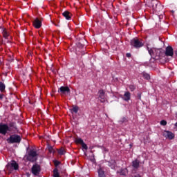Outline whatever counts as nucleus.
Masks as SVG:
<instances>
[{
    "instance_id": "f257e3e1",
    "label": "nucleus",
    "mask_w": 177,
    "mask_h": 177,
    "mask_svg": "<svg viewBox=\"0 0 177 177\" xmlns=\"http://www.w3.org/2000/svg\"><path fill=\"white\" fill-rule=\"evenodd\" d=\"M148 52L155 60H160V59H162V56H164V51L161 49L148 48Z\"/></svg>"
},
{
    "instance_id": "f03ea898",
    "label": "nucleus",
    "mask_w": 177,
    "mask_h": 177,
    "mask_svg": "<svg viewBox=\"0 0 177 177\" xmlns=\"http://www.w3.org/2000/svg\"><path fill=\"white\" fill-rule=\"evenodd\" d=\"M149 8L153 10V12H161L164 7L161 5V3L157 0H151L148 3Z\"/></svg>"
},
{
    "instance_id": "7ed1b4c3",
    "label": "nucleus",
    "mask_w": 177,
    "mask_h": 177,
    "mask_svg": "<svg viewBox=\"0 0 177 177\" xmlns=\"http://www.w3.org/2000/svg\"><path fill=\"white\" fill-rule=\"evenodd\" d=\"M37 156L38 154L37 153V151L32 150L28 153V155L27 156V160L28 161H31L32 162H34V161H37Z\"/></svg>"
},
{
    "instance_id": "20e7f679",
    "label": "nucleus",
    "mask_w": 177,
    "mask_h": 177,
    "mask_svg": "<svg viewBox=\"0 0 177 177\" xmlns=\"http://www.w3.org/2000/svg\"><path fill=\"white\" fill-rule=\"evenodd\" d=\"M131 45L134 46V48H142L144 44L142 41L139 40V39L134 38L131 41Z\"/></svg>"
},
{
    "instance_id": "39448f33",
    "label": "nucleus",
    "mask_w": 177,
    "mask_h": 177,
    "mask_svg": "<svg viewBox=\"0 0 177 177\" xmlns=\"http://www.w3.org/2000/svg\"><path fill=\"white\" fill-rule=\"evenodd\" d=\"M12 131L10 127L7 126V124H0V133L2 135H6L8 132Z\"/></svg>"
},
{
    "instance_id": "423d86ee",
    "label": "nucleus",
    "mask_w": 177,
    "mask_h": 177,
    "mask_svg": "<svg viewBox=\"0 0 177 177\" xmlns=\"http://www.w3.org/2000/svg\"><path fill=\"white\" fill-rule=\"evenodd\" d=\"M21 140V138H20V136L18 135H13L10 137V138L8 140L9 143H20Z\"/></svg>"
},
{
    "instance_id": "0eeeda50",
    "label": "nucleus",
    "mask_w": 177,
    "mask_h": 177,
    "mask_svg": "<svg viewBox=\"0 0 177 177\" xmlns=\"http://www.w3.org/2000/svg\"><path fill=\"white\" fill-rule=\"evenodd\" d=\"M98 100L101 102V103H104V102L107 100L104 91L100 90L98 91Z\"/></svg>"
},
{
    "instance_id": "6e6552de",
    "label": "nucleus",
    "mask_w": 177,
    "mask_h": 177,
    "mask_svg": "<svg viewBox=\"0 0 177 177\" xmlns=\"http://www.w3.org/2000/svg\"><path fill=\"white\" fill-rule=\"evenodd\" d=\"M163 136L166 138V139H169V140L175 139V134L169 131H165L163 132Z\"/></svg>"
},
{
    "instance_id": "1a4fd4ad",
    "label": "nucleus",
    "mask_w": 177,
    "mask_h": 177,
    "mask_svg": "<svg viewBox=\"0 0 177 177\" xmlns=\"http://www.w3.org/2000/svg\"><path fill=\"white\" fill-rule=\"evenodd\" d=\"M165 56H170L172 57L174 56V48L169 46L166 48L165 52Z\"/></svg>"
},
{
    "instance_id": "9d476101",
    "label": "nucleus",
    "mask_w": 177,
    "mask_h": 177,
    "mask_svg": "<svg viewBox=\"0 0 177 177\" xmlns=\"http://www.w3.org/2000/svg\"><path fill=\"white\" fill-rule=\"evenodd\" d=\"M32 172L35 175H39V172H41V167L38 165H35L32 167Z\"/></svg>"
},
{
    "instance_id": "9b49d317",
    "label": "nucleus",
    "mask_w": 177,
    "mask_h": 177,
    "mask_svg": "<svg viewBox=\"0 0 177 177\" xmlns=\"http://www.w3.org/2000/svg\"><path fill=\"white\" fill-rule=\"evenodd\" d=\"M62 16H64V17L66 20H71V17L73 16V15L71 14V12L66 10L64 12H62Z\"/></svg>"
},
{
    "instance_id": "f8f14e48",
    "label": "nucleus",
    "mask_w": 177,
    "mask_h": 177,
    "mask_svg": "<svg viewBox=\"0 0 177 177\" xmlns=\"http://www.w3.org/2000/svg\"><path fill=\"white\" fill-rule=\"evenodd\" d=\"M59 90L62 95H64V93H70V88L67 86H61Z\"/></svg>"
},
{
    "instance_id": "ddd939ff",
    "label": "nucleus",
    "mask_w": 177,
    "mask_h": 177,
    "mask_svg": "<svg viewBox=\"0 0 177 177\" xmlns=\"http://www.w3.org/2000/svg\"><path fill=\"white\" fill-rule=\"evenodd\" d=\"M9 167H12L14 169H19V165L16 162V161H12L8 166L7 168L9 169Z\"/></svg>"
},
{
    "instance_id": "4468645a",
    "label": "nucleus",
    "mask_w": 177,
    "mask_h": 177,
    "mask_svg": "<svg viewBox=\"0 0 177 177\" xmlns=\"http://www.w3.org/2000/svg\"><path fill=\"white\" fill-rule=\"evenodd\" d=\"M122 99L123 100H125V102L131 100V93H129V91L125 92L122 97Z\"/></svg>"
},
{
    "instance_id": "2eb2a0df",
    "label": "nucleus",
    "mask_w": 177,
    "mask_h": 177,
    "mask_svg": "<svg viewBox=\"0 0 177 177\" xmlns=\"http://www.w3.org/2000/svg\"><path fill=\"white\" fill-rule=\"evenodd\" d=\"M0 31H1V32H3V35L4 38H8V37H9V34L6 31V28H0Z\"/></svg>"
},
{
    "instance_id": "dca6fc26",
    "label": "nucleus",
    "mask_w": 177,
    "mask_h": 177,
    "mask_svg": "<svg viewBox=\"0 0 177 177\" xmlns=\"http://www.w3.org/2000/svg\"><path fill=\"white\" fill-rule=\"evenodd\" d=\"M140 163V162H139V160H135L134 161L132 162V165L133 167V168H139V164Z\"/></svg>"
},
{
    "instance_id": "f3484780",
    "label": "nucleus",
    "mask_w": 177,
    "mask_h": 177,
    "mask_svg": "<svg viewBox=\"0 0 177 177\" xmlns=\"http://www.w3.org/2000/svg\"><path fill=\"white\" fill-rule=\"evenodd\" d=\"M158 17L159 19L160 23H168V21L165 20V17H164V15H160Z\"/></svg>"
},
{
    "instance_id": "a211bd4d",
    "label": "nucleus",
    "mask_w": 177,
    "mask_h": 177,
    "mask_svg": "<svg viewBox=\"0 0 177 177\" xmlns=\"http://www.w3.org/2000/svg\"><path fill=\"white\" fill-rule=\"evenodd\" d=\"M42 21H44V18H42V17H36L33 23H42Z\"/></svg>"
},
{
    "instance_id": "6ab92c4d",
    "label": "nucleus",
    "mask_w": 177,
    "mask_h": 177,
    "mask_svg": "<svg viewBox=\"0 0 177 177\" xmlns=\"http://www.w3.org/2000/svg\"><path fill=\"white\" fill-rule=\"evenodd\" d=\"M98 175L100 177H105L106 175L104 174V171H103L102 169H98Z\"/></svg>"
},
{
    "instance_id": "aec40b11",
    "label": "nucleus",
    "mask_w": 177,
    "mask_h": 177,
    "mask_svg": "<svg viewBox=\"0 0 177 177\" xmlns=\"http://www.w3.org/2000/svg\"><path fill=\"white\" fill-rule=\"evenodd\" d=\"M32 26L35 27V28H41L42 24H41V23H33Z\"/></svg>"
},
{
    "instance_id": "412c9836",
    "label": "nucleus",
    "mask_w": 177,
    "mask_h": 177,
    "mask_svg": "<svg viewBox=\"0 0 177 177\" xmlns=\"http://www.w3.org/2000/svg\"><path fill=\"white\" fill-rule=\"evenodd\" d=\"M127 174H128V169H123L120 171V175H123L124 176H126Z\"/></svg>"
},
{
    "instance_id": "4be33fe9",
    "label": "nucleus",
    "mask_w": 177,
    "mask_h": 177,
    "mask_svg": "<svg viewBox=\"0 0 177 177\" xmlns=\"http://www.w3.org/2000/svg\"><path fill=\"white\" fill-rule=\"evenodd\" d=\"M5 88H6L5 84H3L2 82H0V91H1V92H5Z\"/></svg>"
},
{
    "instance_id": "5701e85b",
    "label": "nucleus",
    "mask_w": 177,
    "mask_h": 177,
    "mask_svg": "<svg viewBox=\"0 0 177 177\" xmlns=\"http://www.w3.org/2000/svg\"><path fill=\"white\" fill-rule=\"evenodd\" d=\"M66 153V151L64 150V148L62 147L60 149L58 150V153L60 154V156H63Z\"/></svg>"
},
{
    "instance_id": "b1692460",
    "label": "nucleus",
    "mask_w": 177,
    "mask_h": 177,
    "mask_svg": "<svg viewBox=\"0 0 177 177\" xmlns=\"http://www.w3.org/2000/svg\"><path fill=\"white\" fill-rule=\"evenodd\" d=\"M47 149L49 153H55V149H53V147H52V146L48 145Z\"/></svg>"
},
{
    "instance_id": "393cba45",
    "label": "nucleus",
    "mask_w": 177,
    "mask_h": 177,
    "mask_svg": "<svg viewBox=\"0 0 177 177\" xmlns=\"http://www.w3.org/2000/svg\"><path fill=\"white\" fill-rule=\"evenodd\" d=\"M142 75L145 80H150V75L143 73Z\"/></svg>"
},
{
    "instance_id": "a878e982",
    "label": "nucleus",
    "mask_w": 177,
    "mask_h": 177,
    "mask_svg": "<svg viewBox=\"0 0 177 177\" xmlns=\"http://www.w3.org/2000/svg\"><path fill=\"white\" fill-rule=\"evenodd\" d=\"M78 110H79V108L78 106H73V109H72V111H73V113H78Z\"/></svg>"
},
{
    "instance_id": "bb28decb",
    "label": "nucleus",
    "mask_w": 177,
    "mask_h": 177,
    "mask_svg": "<svg viewBox=\"0 0 177 177\" xmlns=\"http://www.w3.org/2000/svg\"><path fill=\"white\" fill-rule=\"evenodd\" d=\"M75 142L77 143H79L80 145H82L84 142V140H82V139L81 138H77L75 140Z\"/></svg>"
},
{
    "instance_id": "cd10ccee",
    "label": "nucleus",
    "mask_w": 177,
    "mask_h": 177,
    "mask_svg": "<svg viewBox=\"0 0 177 177\" xmlns=\"http://www.w3.org/2000/svg\"><path fill=\"white\" fill-rule=\"evenodd\" d=\"M109 164H113V165H109L110 167H111V168H114V165H115V161L114 160H111Z\"/></svg>"
},
{
    "instance_id": "c85d7f7f",
    "label": "nucleus",
    "mask_w": 177,
    "mask_h": 177,
    "mask_svg": "<svg viewBox=\"0 0 177 177\" xmlns=\"http://www.w3.org/2000/svg\"><path fill=\"white\" fill-rule=\"evenodd\" d=\"M82 147H83V149H85V150H88V146L84 142L82 144Z\"/></svg>"
},
{
    "instance_id": "c756f323",
    "label": "nucleus",
    "mask_w": 177,
    "mask_h": 177,
    "mask_svg": "<svg viewBox=\"0 0 177 177\" xmlns=\"http://www.w3.org/2000/svg\"><path fill=\"white\" fill-rule=\"evenodd\" d=\"M160 125H163L164 127H165V125H167V121L161 120L160 121Z\"/></svg>"
},
{
    "instance_id": "7c9ffc66",
    "label": "nucleus",
    "mask_w": 177,
    "mask_h": 177,
    "mask_svg": "<svg viewBox=\"0 0 177 177\" xmlns=\"http://www.w3.org/2000/svg\"><path fill=\"white\" fill-rule=\"evenodd\" d=\"M129 89H130L131 91H135V86H133V85H130V86H129Z\"/></svg>"
},
{
    "instance_id": "2f4dec72",
    "label": "nucleus",
    "mask_w": 177,
    "mask_h": 177,
    "mask_svg": "<svg viewBox=\"0 0 177 177\" xmlns=\"http://www.w3.org/2000/svg\"><path fill=\"white\" fill-rule=\"evenodd\" d=\"M54 177H59V173L56 170H54Z\"/></svg>"
},
{
    "instance_id": "473e14b6",
    "label": "nucleus",
    "mask_w": 177,
    "mask_h": 177,
    "mask_svg": "<svg viewBox=\"0 0 177 177\" xmlns=\"http://www.w3.org/2000/svg\"><path fill=\"white\" fill-rule=\"evenodd\" d=\"M126 56L127 57H131V53H127Z\"/></svg>"
},
{
    "instance_id": "72a5a7b5",
    "label": "nucleus",
    "mask_w": 177,
    "mask_h": 177,
    "mask_svg": "<svg viewBox=\"0 0 177 177\" xmlns=\"http://www.w3.org/2000/svg\"><path fill=\"white\" fill-rule=\"evenodd\" d=\"M0 99L3 100V94L0 95Z\"/></svg>"
},
{
    "instance_id": "f704fd0d",
    "label": "nucleus",
    "mask_w": 177,
    "mask_h": 177,
    "mask_svg": "<svg viewBox=\"0 0 177 177\" xmlns=\"http://www.w3.org/2000/svg\"><path fill=\"white\" fill-rule=\"evenodd\" d=\"M142 95L140 94H138V99H141Z\"/></svg>"
},
{
    "instance_id": "c9c22d12",
    "label": "nucleus",
    "mask_w": 177,
    "mask_h": 177,
    "mask_svg": "<svg viewBox=\"0 0 177 177\" xmlns=\"http://www.w3.org/2000/svg\"><path fill=\"white\" fill-rule=\"evenodd\" d=\"M174 54L176 55V57H177V50L174 51Z\"/></svg>"
},
{
    "instance_id": "e433bc0d",
    "label": "nucleus",
    "mask_w": 177,
    "mask_h": 177,
    "mask_svg": "<svg viewBox=\"0 0 177 177\" xmlns=\"http://www.w3.org/2000/svg\"><path fill=\"white\" fill-rule=\"evenodd\" d=\"M134 177H141L140 175H136Z\"/></svg>"
},
{
    "instance_id": "4c0bfd02",
    "label": "nucleus",
    "mask_w": 177,
    "mask_h": 177,
    "mask_svg": "<svg viewBox=\"0 0 177 177\" xmlns=\"http://www.w3.org/2000/svg\"><path fill=\"white\" fill-rule=\"evenodd\" d=\"M78 46H83L81 45V44L79 43Z\"/></svg>"
},
{
    "instance_id": "58836bf2",
    "label": "nucleus",
    "mask_w": 177,
    "mask_h": 177,
    "mask_svg": "<svg viewBox=\"0 0 177 177\" xmlns=\"http://www.w3.org/2000/svg\"><path fill=\"white\" fill-rule=\"evenodd\" d=\"M126 26H128V24H127Z\"/></svg>"
},
{
    "instance_id": "ea45409f",
    "label": "nucleus",
    "mask_w": 177,
    "mask_h": 177,
    "mask_svg": "<svg viewBox=\"0 0 177 177\" xmlns=\"http://www.w3.org/2000/svg\"><path fill=\"white\" fill-rule=\"evenodd\" d=\"M0 64H1V61H0Z\"/></svg>"
}]
</instances>
